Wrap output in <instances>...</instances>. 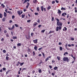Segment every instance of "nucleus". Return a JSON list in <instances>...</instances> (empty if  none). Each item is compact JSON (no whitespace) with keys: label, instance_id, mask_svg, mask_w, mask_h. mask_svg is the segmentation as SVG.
Returning a JSON list of instances; mask_svg holds the SVG:
<instances>
[{"label":"nucleus","instance_id":"obj_56","mask_svg":"<svg viewBox=\"0 0 77 77\" xmlns=\"http://www.w3.org/2000/svg\"><path fill=\"white\" fill-rule=\"evenodd\" d=\"M15 18V16L13 15L12 16V19H14Z\"/></svg>","mask_w":77,"mask_h":77},{"label":"nucleus","instance_id":"obj_18","mask_svg":"<svg viewBox=\"0 0 77 77\" xmlns=\"http://www.w3.org/2000/svg\"><path fill=\"white\" fill-rule=\"evenodd\" d=\"M25 16H26V15L25 14H22V18H24V17H25Z\"/></svg>","mask_w":77,"mask_h":77},{"label":"nucleus","instance_id":"obj_3","mask_svg":"<svg viewBox=\"0 0 77 77\" xmlns=\"http://www.w3.org/2000/svg\"><path fill=\"white\" fill-rule=\"evenodd\" d=\"M17 14H18L19 15H21V14H23V11H17Z\"/></svg>","mask_w":77,"mask_h":77},{"label":"nucleus","instance_id":"obj_57","mask_svg":"<svg viewBox=\"0 0 77 77\" xmlns=\"http://www.w3.org/2000/svg\"><path fill=\"white\" fill-rule=\"evenodd\" d=\"M27 4H28L27 5V6H29V5H30V3H28V2H27Z\"/></svg>","mask_w":77,"mask_h":77},{"label":"nucleus","instance_id":"obj_8","mask_svg":"<svg viewBox=\"0 0 77 77\" xmlns=\"http://www.w3.org/2000/svg\"><path fill=\"white\" fill-rule=\"evenodd\" d=\"M61 11H60V10L58 9V12H57V13H58V14H61Z\"/></svg>","mask_w":77,"mask_h":77},{"label":"nucleus","instance_id":"obj_19","mask_svg":"<svg viewBox=\"0 0 77 77\" xmlns=\"http://www.w3.org/2000/svg\"><path fill=\"white\" fill-rule=\"evenodd\" d=\"M50 9H51V6H49V7H48L47 9L48 10H49Z\"/></svg>","mask_w":77,"mask_h":77},{"label":"nucleus","instance_id":"obj_46","mask_svg":"<svg viewBox=\"0 0 77 77\" xmlns=\"http://www.w3.org/2000/svg\"><path fill=\"white\" fill-rule=\"evenodd\" d=\"M42 25H39L38 26V27H39V28H41V27H42Z\"/></svg>","mask_w":77,"mask_h":77},{"label":"nucleus","instance_id":"obj_34","mask_svg":"<svg viewBox=\"0 0 77 77\" xmlns=\"http://www.w3.org/2000/svg\"><path fill=\"white\" fill-rule=\"evenodd\" d=\"M3 53H5L6 52V50H4L3 51Z\"/></svg>","mask_w":77,"mask_h":77},{"label":"nucleus","instance_id":"obj_55","mask_svg":"<svg viewBox=\"0 0 77 77\" xmlns=\"http://www.w3.org/2000/svg\"><path fill=\"white\" fill-rule=\"evenodd\" d=\"M54 3H55V1H52V4H53H53H54Z\"/></svg>","mask_w":77,"mask_h":77},{"label":"nucleus","instance_id":"obj_51","mask_svg":"<svg viewBox=\"0 0 77 77\" xmlns=\"http://www.w3.org/2000/svg\"><path fill=\"white\" fill-rule=\"evenodd\" d=\"M9 71H8L6 72V74L7 75L8 73H9Z\"/></svg>","mask_w":77,"mask_h":77},{"label":"nucleus","instance_id":"obj_32","mask_svg":"<svg viewBox=\"0 0 77 77\" xmlns=\"http://www.w3.org/2000/svg\"><path fill=\"white\" fill-rule=\"evenodd\" d=\"M37 1V0H34L33 2L34 3H36Z\"/></svg>","mask_w":77,"mask_h":77},{"label":"nucleus","instance_id":"obj_33","mask_svg":"<svg viewBox=\"0 0 77 77\" xmlns=\"http://www.w3.org/2000/svg\"><path fill=\"white\" fill-rule=\"evenodd\" d=\"M65 47H66V49L68 50L69 49H68V48H67V44H66V45H65Z\"/></svg>","mask_w":77,"mask_h":77},{"label":"nucleus","instance_id":"obj_59","mask_svg":"<svg viewBox=\"0 0 77 77\" xmlns=\"http://www.w3.org/2000/svg\"><path fill=\"white\" fill-rule=\"evenodd\" d=\"M30 21H31L30 20H27V23H29L30 22Z\"/></svg>","mask_w":77,"mask_h":77},{"label":"nucleus","instance_id":"obj_52","mask_svg":"<svg viewBox=\"0 0 77 77\" xmlns=\"http://www.w3.org/2000/svg\"><path fill=\"white\" fill-rule=\"evenodd\" d=\"M72 58H73L74 60H75V59H76V57H73Z\"/></svg>","mask_w":77,"mask_h":77},{"label":"nucleus","instance_id":"obj_28","mask_svg":"<svg viewBox=\"0 0 77 77\" xmlns=\"http://www.w3.org/2000/svg\"><path fill=\"white\" fill-rule=\"evenodd\" d=\"M45 31V29H43V30H42L41 31V32L42 33H44Z\"/></svg>","mask_w":77,"mask_h":77},{"label":"nucleus","instance_id":"obj_47","mask_svg":"<svg viewBox=\"0 0 77 77\" xmlns=\"http://www.w3.org/2000/svg\"><path fill=\"white\" fill-rule=\"evenodd\" d=\"M55 2H56V3H59V1L57 0H55Z\"/></svg>","mask_w":77,"mask_h":77},{"label":"nucleus","instance_id":"obj_48","mask_svg":"<svg viewBox=\"0 0 77 77\" xmlns=\"http://www.w3.org/2000/svg\"><path fill=\"white\" fill-rule=\"evenodd\" d=\"M35 15H38L39 14L38 13H35Z\"/></svg>","mask_w":77,"mask_h":77},{"label":"nucleus","instance_id":"obj_14","mask_svg":"<svg viewBox=\"0 0 77 77\" xmlns=\"http://www.w3.org/2000/svg\"><path fill=\"white\" fill-rule=\"evenodd\" d=\"M61 10H62L63 11L66 10V9L65 8L62 7L61 8Z\"/></svg>","mask_w":77,"mask_h":77},{"label":"nucleus","instance_id":"obj_5","mask_svg":"<svg viewBox=\"0 0 77 77\" xmlns=\"http://www.w3.org/2000/svg\"><path fill=\"white\" fill-rule=\"evenodd\" d=\"M38 24V23L37 22H35L34 23V24L33 25V27H36V25Z\"/></svg>","mask_w":77,"mask_h":77},{"label":"nucleus","instance_id":"obj_45","mask_svg":"<svg viewBox=\"0 0 77 77\" xmlns=\"http://www.w3.org/2000/svg\"><path fill=\"white\" fill-rule=\"evenodd\" d=\"M71 41H74V38H71Z\"/></svg>","mask_w":77,"mask_h":77},{"label":"nucleus","instance_id":"obj_10","mask_svg":"<svg viewBox=\"0 0 77 77\" xmlns=\"http://www.w3.org/2000/svg\"><path fill=\"white\" fill-rule=\"evenodd\" d=\"M34 48L35 49V51H37V49L38 48H37V47L35 46L34 47Z\"/></svg>","mask_w":77,"mask_h":77},{"label":"nucleus","instance_id":"obj_12","mask_svg":"<svg viewBox=\"0 0 77 77\" xmlns=\"http://www.w3.org/2000/svg\"><path fill=\"white\" fill-rule=\"evenodd\" d=\"M4 16L5 17L7 16V14H6V12H4Z\"/></svg>","mask_w":77,"mask_h":77},{"label":"nucleus","instance_id":"obj_1","mask_svg":"<svg viewBox=\"0 0 77 77\" xmlns=\"http://www.w3.org/2000/svg\"><path fill=\"white\" fill-rule=\"evenodd\" d=\"M63 60L64 62H69V59H68V57H64L63 58Z\"/></svg>","mask_w":77,"mask_h":77},{"label":"nucleus","instance_id":"obj_40","mask_svg":"<svg viewBox=\"0 0 77 77\" xmlns=\"http://www.w3.org/2000/svg\"><path fill=\"white\" fill-rule=\"evenodd\" d=\"M0 18H2V14H0Z\"/></svg>","mask_w":77,"mask_h":77},{"label":"nucleus","instance_id":"obj_7","mask_svg":"<svg viewBox=\"0 0 77 77\" xmlns=\"http://www.w3.org/2000/svg\"><path fill=\"white\" fill-rule=\"evenodd\" d=\"M33 41L34 43H37L38 42V40L37 39H36L35 40H33Z\"/></svg>","mask_w":77,"mask_h":77},{"label":"nucleus","instance_id":"obj_23","mask_svg":"<svg viewBox=\"0 0 77 77\" xmlns=\"http://www.w3.org/2000/svg\"><path fill=\"white\" fill-rule=\"evenodd\" d=\"M6 59L7 60H9V57L7 56L6 57Z\"/></svg>","mask_w":77,"mask_h":77},{"label":"nucleus","instance_id":"obj_35","mask_svg":"<svg viewBox=\"0 0 77 77\" xmlns=\"http://www.w3.org/2000/svg\"><path fill=\"white\" fill-rule=\"evenodd\" d=\"M60 51H62V47H60Z\"/></svg>","mask_w":77,"mask_h":77},{"label":"nucleus","instance_id":"obj_39","mask_svg":"<svg viewBox=\"0 0 77 77\" xmlns=\"http://www.w3.org/2000/svg\"><path fill=\"white\" fill-rule=\"evenodd\" d=\"M37 23H40V20L38 19V20L37 21Z\"/></svg>","mask_w":77,"mask_h":77},{"label":"nucleus","instance_id":"obj_25","mask_svg":"<svg viewBox=\"0 0 77 77\" xmlns=\"http://www.w3.org/2000/svg\"><path fill=\"white\" fill-rule=\"evenodd\" d=\"M58 28L59 30H61V29H62V27H61V26H59L58 27Z\"/></svg>","mask_w":77,"mask_h":77},{"label":"nucleus","instance_id":"obj_15","mask_svg":"<svg viewBox=\"0 0 77 77\" xmlns=\"http://www.w3.org/2000/svg\"><path fill=\"white\" fill-rule=\"evenodd\" d=\"M24 62L23 63H20V66H22V65H24Z\"/></svg>","mask_w":77,"mask_h":77},{"label":"nucleus","instance_id":"obj_22","mask_svg":"<svg viewBox=\"0 0 77 77\" xmlns=\"http://www.w3.org/2000/svg\"><path fill=\"white\" fill-rule=\"evenodd\" d=\"M1 6H2V7L3 8H4L5 7V6L4 5V4H2L1 5Z\"/></svg>","mask_w":77,"mask_h":77},{"label":"nucleus","instance_id":"obj_58","mask_svg":"<svg viewBox=\"0 0 77 77\" xmlns=\"http://www.w3.org/2000/svg\"><path fill=\"white\" fill-rule=\"evenodd\" d=\"M54 21V17H52V21Z\"/></svg>","mask_w":77,"mask_h":77},{"label":"nucleus","instance_id":"obj_44","mask_svg":"<svg viewBox=\"0 0 77 77\" xmlns=\"http://www.w3.org/2000/svg\"><path fill=\"white\" fill-rule=\"evenodd\" d=\"M49 67L50 69H51V68H52V66L51 65H49Z\"/></svg>","mask_w":77,"mask_h":77},{"label":"nucleus","instance_id":"obj_24","mask_svg":"<svg viewBox=\"0 0 77 77\" xmlns=\"http://www.w3.org/2000/svg\"><path fill=\"white\" fill-rule=\"evenodd\" d=\"M8 14H12V13L11 11H8Z\"/></svg>","mask_w":77,"mask_h":77},{"label":"nucleus","instance_id":"obj_61","mask_svg":"<svg viewBox=\"0 0 77 77\" xmlns=\"http://www.w3.org/2000/svg\"><path fill=\"white\" fill-rule=\"evenodd\" d=\"M2 41H4V38H2V39H1Z\"/></svg>","mask_w":77,"mask_h":77},{"label":"nucleus","instance_id":"obj_20","mask_svg":"<svg viewBox=\"0 0 77 77\" xmlns=\"http://www.w3.org/2000/svg\"><path fill=\"white\" fill-rule=\"evenodd\" d=\"M30 36H28L27 37L26 36V38L27 39H30Z\"/></svg>","mask_w":77,"mask_h":77},{"label":"nucleus","instance_id":"obj_60","mask_svg":"<svg viewBox=\"0 0 77 77\" xmlns=\"http://www.w3.org/2000/svg\"><path fill=\"white\" fill-rule=\"evenodd\" d=\"M31 36H33V35H34L33 33H31Z\"/></svg>","mask_w":77,"mask_h":77},{"label":"nucleus","instance_id":"obj_53","mask_svg":"<svg viewBox=\"0 0 77 77\" xmlns=\"http://www.w3.org/2000/svg\"><path fill=\"white\" fill-rule=\"evenodd\" d=\"M3 71H5V70H6V68L5 67L3 68Z\"/></svg>","mask_w":77,"mask_h":77},{"label":"nucleus","instance_id":"obj_17","mask_svg":"<svg viewBox=\"0 0 77 77\" xmlns=\"http://www.w3.org/2000/svg\"><path fill=\"white\" fill-rule=\"evenodd\" d=\"M64 29H63V31H64V30H67V28L66 27H64Z\"/></svg>","mask_w":77,"mask_h":77},{"label":"nucleus","instance_id":"obj_41","mask_svg":"<svg viewBox=\"0 0 77 77\" xmlns=\"http://www.w3.org/2000/svg\"><path fill=\"white\" fill-rule=\"evenodd\" d=\"M49 58H48V57H47L45 60V61H47V60H49Z\"/></svg>","mask_w":77,"mask_h":77},{"label":"nucleus","instance_id":"obj_4","mask_svg":"<svg viewBox=\"0 0 77 77\" xmlns=\"http://www.w3.org/2000/svg\"><path fill=\"white\" fill-rule=\"evenodd\" d=\"M65 15H67L66 13H63L62 14V15L63 17H65Z\"/></svg>","mask_w":77,"mask_h":77},{"label":"nucleus","instance_id":"obj_13","mask_svg":"<svg viewBox=\"0 0 77 77\" xmlns=\"http://www.w3.org/2000/svg\"><path fill=\"white\" fill-rule=\"evenodd\" d=\"M58 67L57 66H56L54 68V70H57V69Z\"/></svg>","mask_w":77,"mask_h":77},{"label":"nucleus","instance_id":"obj_29","mask_svg":"<svg viewBox=\"0 0 77 77\" xmlns=\"http://www.w3.org/2000/svg\"><path fill=\"white\" fill-rule=\"evenodd\" d=\"M42 72V70L41 69H40L38 70V72L39 73H41Z\"/></svg>","mask_w":77,"mask_h":77},{"label":"nucleus","instance_id":"obj_43","mask_svg":"<svg viewBox=\"0 0 77 77\" xmlns=\"http://www.w3.org/2000/svg\"><path fill=\"white\" fill-rule=\"evenodd\" d=\"M14 26H15L17 27H18V26L17 24H15Z\"/></svg>","mask_w":77,"mask_h":77},{"label":"nucleus","instance_id":"obj_9","mask_svg":"<svg viewBox=\"0 0 77 77\" xmlns=\"http://www.w3.org/2000/svg\"><path fill=\"white\" fill-rule=\"evenodd\" d=\"M57 58L58 60H60V57L57 56Z\"/></svg>","mask_w":77,"mask_h":77},{"label":"nucleus","instance_id":"obj_42","mask_svg":"<svg viewBox=\"0 0 77 77\" xmlns=\"http://www.w3.org/2000/svg\"><path fill=\"white\" fill-rule=\"evenodd\" d=\"M42 47H41V48H39L38 50H42Z\"/></svg>","mask_w":77,"mask_h":77},{"label":"nucleus","instance_id":"obj_36","mask_svg":"<svg viewBox=\"0 0 77 77\" xmlns=\"http://www.w3.org/2000/svg\"><path fill=\"white\" fill-rule=\"evenodd\" d=\"M17 45L19 47H20V46H21V43H19L17 44Z\"/></svg>","mask_w":77,"mask_h":77},{"label":"nucleus","instance_id":"obj_31","mask_svg":"<svg viewBox=\"0 0 77 77\" xmlns=\"http://www.w3.org/2000/svg\"><path fill=\"white\" fill-rule=\"evenodd\" d=\"M13 39H17V36H14L13 37Z\"/></svg>","mask_w":77,"mask_h":77},{"label":"nucleus","instance_id":"obj_27","mask_svg":"<svg viewBox=\"0 0 77 77\" xmlns=\"http://www.w3.org/2000/svg\"><path fill=\"white\" fill-rule=\"evenodd\" d=\"M8 29L9 30H13L12 28L8 27Z\"/></svg>","mask_w":77,"mask_h":77},{"label":"nucleus","instance_id":"obj_21","mask_svg":"<svg viewBox=\"0 0 77 77\" xmlns=\"http://www.w3.org/2000/svg\"><path fill=\"white\" fill-rule=\"evenodd\" d=\"M66 54H68V53L67 52H66L64 54V56H65Z\"/></svg>","mask_w":77,"mask_h":77},{"label":"nucleus","instance_id":"obj_6","mask_svg":"<svg viewBox=\"0 0 77 77\" xmlns=\"http://www.w3.org/2000/svg\"><path fill=\"white\" fill-rule=\"evenodd\" d=\"M29 1H30V0H24V2L23 3V4H24L25 3H27V2H29Z\"/></svg>","mask_w":77,"mask_h":77},{"label":"nucleus","instance_id":"obj_64","mask_svg":"<svg viewBox=\"0 0 77 77\" xmlns=\"http://www.w3.org/2000/svg\"><path fill=\"white\" fill-rule=\"evenodd\" d=\"M56 20H57V21H60L57 18L56 19Z\"/></svg>","mask_w":77,"mask_h":77},{"label":"nucleus","instance_id":"obj_2","mask_svg":"<svg viewBox=\"0 0 77 77\" xmlns=\"http://www.w3.org/2000/svg\"><path fill=\"white\" fill-rule=\"evenodd\" d=\"M57 25L58 26H62V23L61 22H60L59 21H57Z\"/></svg>","mask_w":77,"mask_h":77},{"label":"nucleus","instance_id":"obj_49","mask_svg":"<svg viewBox=\"0 0 77 77\" xmlns=\"http://www.w3.org/2000/svg\"><path fill=\"white\" fill-rule=\"evenodd\" d=\"M33 56H35V51H33Z\"/></svg>","mask_w":77,"mask_h":77},{"label":"nucleus","instance_id":"obj_16","mask_svg":"<svg viewBox=\"0 0 77 77\" xmlns=\"http://www.w3.org/2000/svg\"><path fill=\"white\" fill-rule=\"evenodd\" d=\"M41 11H43V10H44V7L42 6L41 7Z\"/></svg>","mask_w":77,"mask_h":77},{"label":"nucleus","instance_id":"obj_30","mask_svg":"<svg viewBox=\"0 0 77 77\" xmlns=\"http://www.w3.org/2000/svg\"><path fill=\"white\" fill-rule=\"evenodd\" d=\"M2 21H5V20H6V19H5V18H3L2 19Z\"/></svg>","mask_w":77,"mask_h":77},{"label":"nucleus","instance_id":"obj_38","mask_svg":"<svg viewBox=\"0 0 77 77\" xmlns=\"http://www.w3.org/2000/svg\"><path fill=\"white\" fill-rule=\"evenodd\" d=\"M58 26L57 27L56 31H58L59 29H58Z\"/></svg>","mask_w":77,"mask_h":77},{"label":"nucleus","instance_id":"obj_54","mask_svg":"<svg viewBox=\"0 0 77 77\" xmlns=\"http://www.w3.org/2000/svg\"><path fill=\"white\" fill-rule=\"evenodd\" d=\"M14 27H15V26L14 25H13L12 26V29H14Z\"/></svg>","mask_w":77,"mask_h":77},{"label":"nucleus","instance_id":"obj_37","mask_svg":"<svg viewBox=\"0 0 77 77\" xmlns=\"http://www.w3.org/2000/svg\"><path fill=\"white\" fill-rule=\"evenodd\" d=\"M26 69H26V68H23L22 69V71H24V70H25Z\"/></svg>","mask_w":77,"mask_h":77},{"label":"nucleus","instance_id":"obj_11","mask_svg":"<svg viewBox=\"0 0 77 77\" xmlns=\"http://www.w3.org/2000/svg\"><path fill=\"white\" fill-rule=\"evenodd\" d=\"M54 31H50L49 32V34H50L51 33H54Z\"/></svg>","mask_w":77,"mask_h":77},{"label":"nucleus","instance_id":"obj_26","mask_svg":"<svg viewBox=\"0 0 77 77\" xmlns=\"http://www.w3.org/2000/svg\"><path fill=\"white\" fill-rule=\"evenodd\" d=\"M37 11H39V7H37Z\"/></svg>","mask_w":77,"mask_h":77},{"label":"nucleus","instance_id":"obj_50","mask_svg":"<svg viewBox=\"0 0 77 77\" xmlns=\"http://www.w3.org/2000/svg\"><path fill=\"white\" fill-rule=\"evenodd\" d=\"M6 37H7V38H8L9 37V35L8 34H6L5 35Z\"/></svg>","mask_w":77,"mask_h":77},{"label":"nucleus","instance_id":"obj_63","mask_svg":"<svg viewBox=\"0 0 77 77\" xmlns=\"http://www.w3.org/2000/svg\"><path fill=\"white\" fill-rule=\"evenodd\" d=\"M7 32V31L5 30L4 31V33H6Z\"/></svg>","mask_w":77,"mask_h":77},{"label":"nucleus","instance_id":"obj_62","mask_svg":"<svg viewBox=\"0 0 77 77\" xmlns=\"http://www.w3.org/2000/svg\"><path fill=\"white\" fill-rule=\"evenodd\" d=\"M43 9L44 11H46V9H45V8H44Z\"/></svg>","mask_w":77,"mask_h":77}]
</instances>
